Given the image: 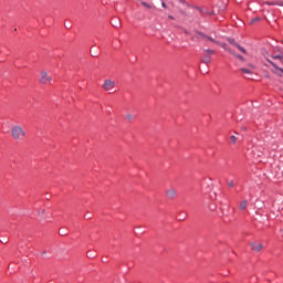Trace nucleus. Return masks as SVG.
Returning a JSON list of instances; mask_svg holds the SVG:
<instances>
[{
	"label": "nucleus",
	"mask_w": 283,
	"mask_h": 283,
	"mask_svg": "<svg viewBox=\"0 0 283 283\" xmlns=\"http://www.w3.org/2000/svg\"><path fill=\"white\" fill-rule=\"evenodd\" d=\"M11 136L14 140H23L25 138V130L21 126H13L11 128Z\"/></svg>",
	"instance_id": "nucleus-1"
},
{
	"label": "nucleus",
	"mask_w": 283,
	"mask_h": 283,
	"mask_svg": "<svg viewBox=\"0 0 283 283\" xmlns=\"http://www.w3.org/2000/svg\"><path fill=\"white\" fill-rule=\"evenodd\" d=\"M213 54H216V51H213L211 49L203 50V55L201 57V63H205L206 65H209V63H211V56H213Z\"/></svg>",
	"instance_id": "nucleus-2"
},
{
	"label": "nucleus",
	"mask_w": 283,
	"mask_h": 283,
	"mask_svg": "<svg viewBox=\"0 0 283 283\" xmlns=\"http://www.w3.org/2000/svg\"><path fill=\"white\" fill-rule=\"evenodd\" d=\"M114 87H116L115 81H112L109 78L104 81L103 90H105V92H112V90H114Z\"/></svg>",
	"instance_id": "nucleus-3"
},
{
	"label": "nucleus",
	"mask_w": 283,
	"mask_h": 283,
	"mask_svg": "<svg viewBox=\"0 0 283 283\" xmlns=\"http://www.w3.org/2000/svg\"><path fill=\"white\" fill-rule=\"evenodd\" d=\"M50 82H52V75H49L48 72L43 71L41 73L40 83H42V85H45V83Z\"/></svg>",
	"instance_id": "nucleus-4"
},
{
	"label": "nucleus",
	"mask_w": 283,
	"mask_h": 283,
	"mask_svg": "<svg viewBox=\"0 0 283 283\" xmlns=\"http://www.w3.org/2000/svg\"><path fill=\"white\" fill-rule=\"evenodd\" d=\"M197 39H207L208 41H211V43H216V45H220V42L216 41L213 38L206 35L200 31H197Z\"/></svg>",
	"instance_id": "nucleus-5"
},
{
	"label": "nucleus",
	"mask_w": 283,
	"mask_h": 283,
	"mask_svg": "<svg viewBox=\"0 0 283 283\" xmlns=\"http://www.w3.org/2000/svg\"><path fill=\"white\" fill-rule=\"evenodd\" d=\"M166 196H167V198H169V200H174V198H176V196H178V191L175 188H169L166 191Z\"/></svg>",
	"instance_id": "nucleus-6"
},
{
	"label": "nucleus",
	"mask_w": 283,
	"mask_h": 283,
	"mask_svg": "<svg viewBox=\"0 0 283 283\" xmlns=\"http://www.w3.org/2000/svg\"><path fill=\"white\" fill-rule=\"evenodd\" d=\"M250 247H252V251H255L256 253H260L261 250L264 249V245L262 243H250Z\"/></svg>",
	"instance_id": "nucleus-7"
},
{
	"label": "nucleus",
	"mask_w": 283,
	"mask_h": 283,
	"mask_svg": "<svg viewBox=\"0 0 283 283\" xmlns=\"http://www.w3.org/2000/svg\"><path fill=\"white\" fill-rule=\"evenodd\" d=\"M112 25H113V28H116L118 30L119 28H122L123 23L120 22V20L118 18H114L112 20Z\"/></svg>",
	"instance_id": "nucleus-8"
},
{
	"label": "nucleus",
	"mask_w": 283,
	"mask_h": 283,
	"mask_svg": "<svg viewBox=\"0 0 283 283\" xmlns=\"http://www.w3.org/2000/svg\"><path fill=\"white\" fill-rule=\"evenodd\" d=\"M248 202L249 201H247V200H243V201L240 202V205H239L240 211H244V209H247Z\"/></svg>",
	"instance_id": "nucleus-9"
},
{
	"label": "nucleus",
	"mask_w": 283,
	"mask_h": 283,
	"mask_svg": "<svg viewBox=\"0 0 283 283\" xmlns=\"http://www.w3.org/2000/svg\"><path fill=\"white\" fill-rule=\"evenodd\" d=\"M228 42H229V44L230 45H233L234 48H238V43L235 42V40L234 39H231V38H228Z\"/></svg>",
	"instance_id": "nucleus-10"
},
{
	"label": "nucleus",
	"mask_w": 283,
	"mask_h": 283,
	"mask_svg": "<svg viewBox=\"0 0 283 283\" xmlns=\"http://www.w3.org/2000/svg\"><path fill=\"white\" fill-rule=\"evenodd\" d=\"M223 50H227L230 54H233V51L231 49L227 48V43H219Z\"/></svg>",
	"instance_id": "nucleus-11"
},
{
	"label": "nucleus",
	"mask_w": 283,
	"mask_h": 283,
	"mask_svg": "<svg viewBox=\"0 0 283 283\" xmlns=\"http://www.w3.org/2000/svg\"><path fill=\"white\" fill-rule=\"evenodd\" d=\"M269 63L275 69V70H279V72H282L283 73V69H280L277 66V64H275L274 62H272L271 60H269Z\"/></svg>",
	"instance_id": "nucleus-12"
},
{
	"label": "nucleus",
	"mask_w": 283,
	"mask_h": 283,
	"mask_svg": "<svg viewBox=\"0 0 283 283\" xmlns=\"http://www.w3.org/2000/svg\"><path fill=\"white\" fill-rule=\"evenodd\" d=\"M134 118H136L133 114H126V120H129V123H132V120H134Z\"/></svg>",
	"instance_id": "nucleus-13"
},
{
	"label": "nucleus",
	"mask_w": 283,
	"mask_h": 283,
	"mask_svg": "<svg viewBox=\"0 0 283 283\" xmlns=\"http://www.w3.org/2000/svg\"><path fill=\"white\" fill-rule=\"evenodd\" d=\"M258 21H262V19L260 17L253 18L250 23L251 25H253V23H258Z\"/></svg>",
	"instance_id": "nucleus-14"
},
{
	"label": "nucleus",
	"mask_w": 283,
	"mask_h": 283,
	"mask_svg": "<svg viewBox=\"0 0 283 283\" xmlns=\"http://www.w3.org/2000/svg\"><path fill=\"white\" fill-rule=\"evenodd\" d=\"M238 50H240V52H242L243 54H247V49L243 48L242 45H237Z\"/></svg>",
	"instance_id": "nucleus-15"
},
{
	"label": "nucleus",
	"mask_w": 283,
	"mask_h": 283,
	"mask_svg": "<svg viewBox=\"0 0 283 283\" xmlns=\"http://www.w3.org/2000/svg\"><path fill=\"white\" fill-rule=\"evenodd\" d=\"M91 55L94 57L98 56V51H96V49H91Z\"/></svg>",
	"instance_id": "nucleus-16"
},
{
	"label": "nucleus",
	"mask_w": 283,
	"mask_h": 283,
	"mask_svg": "<svg viewBox=\"0 0 283 283\" xmlns=\"http://www.w3.org/2000/svg\"><path fill=\"white\" fill-rule=\"evenodd\" d=\"M241 72H243V74H253V72L249 69H241Z\"/></svg>",
	"instance_id": "nucleus-17"
},
{
	"label": "nucleus",
	"mask_w": 283,
	"mask_h": 283,
	"mask_svg": "<svg viewBox=\"0 0 283 283\" xmlns=\"http://www.w3.org/2000/svg\"><path fill=\"white\" fill-rule=\"evenodd\" d=\"M232 54H233V56H235V59H239V61L244 62V56L238 55V54H235V53H232Z\"/></svg>",
	"instance_id": "nucleus-18"
},
{
	"label": "nucleus",
	"mask_w": 283,
	"mask_h": 283,
	"mask_svg": "<svg viewBox=\"0 0 283 283\" xmlns=\"http://www.w3.org/2000/svg\"><path fill=\"white\" fill-rule=\"evenodd\" d=\"M230 140L232 144H235L238 142V137L235 135L230 136Z\"/></svg>",
	"instance_id": "nucleus-19"
},
{
	"label": "nucleus",
	"mask_w": 283,
	"mask_h": 283,
	"mask_svg": "<svg viewBox=\"0 0 283 283\" xmlns=\"http://www.w3.org/2000/svg\"><path fill=\"white\" fill-rule=\"evenodd\" d=\"M142 6H144V8H147L148 10H151V4L147 2H142Z\"/></svg>",
	"instance_id": "nucleus-20"
},
{
	"label": "nucleus",
	"mask_w": 283,
	"mask_h": 283,
	"mask_svg": "<svg viewBox=\"0 0 283 283\" xmlns=\"http://www.w3.org/2000/svg\"><path fill=\"white\" fill-rule=\"evenodd\" d=\"M87 258H94V252L92 250L87 251L86 253Z\"/></svg>",
	"instance_id": "nucleus-21"
},
{
	"label": "nucleus",
	"mask_w": 283,
	"mask_h": 283,
	"mask_svg": "<svg viewBox=\"0 0 283 283\" xmlns=\"http://www.w3.org/2000/svg\"><path fill=\"white\" fill-rule=\"evenodd\" d=\"M268 6H283V2H281V3L268 2Z\"/></svg>",
	"instance_id": "nucleus-22"
},
{
	"label": "nucleus",
	"mask_w": 283,
	"mask_h": 283,
	"mask_svg": "<svg viewBox=\"0 0 283 283\" xmlns=\"http://www.w3.org/2000/svg\"><path fill=\"white\" fill-rule=\"evenodd\" d=\"M228 187H230V189H232V187H235V184L233 182V180L228 182Z\"/></svg>",
	"instance_id": "nucleus-23"
},
{
	"label": "nucleus",
	"mask_w": 283,
	"mask_h": 283,
	"mask_svg": "<svg viewBox=\"0 0 283 283\" xmlns=\"http://www.w3.org/2000/svg\"><path fill=\"white\" fill-rule=\"evenodd\" d=\"M0 242H1L2 244H8V240H6V239L0 240Z\"/></svg>",
	"instance_id": "nucleus-24"
},
{
	"label": "nucleus",
	"mask_w": 283,
	"mask_h": 283,
	"mask_svg": "<svg viewBox=\"0 0 283 283\" xmlns=\"http://www.w3.org/2000/svg\"><path fill=\"white\" fill-rule=\"evenodd\" d=\"M274 74H276L277 76H282V73L276 72V71H272Z\"/></svg>",
	"instance_id": "nucleus-25"
},
{
	"label": "nucleus",
	"mask_w": 283,
	"mask_h": 283,
	"mask_svg": "<svg viewBox=\"0 0 283 283\" xmlns=\"http://www.w3.org/2000/svg\"><path fill=\"white\" fill-rule=\"evenodd\" d=\"M60 235H65V230H60Z\"/></svg>",
	"instance_id": "nucleus-26"
},
{
	"label": "nucleus",
	"mask_w": 283,
	"mask_h": 283,
	"mask_svg": "<svg viewBox=\"0 0 283 283\" xmlns=\"http://www.w3.org/2000/svg\"><path fill=\"white\" fill-rule=\"evenodd\" d=\"M163 8H167V3L163 2L161 3Z\"/></svg>",
	"instance_id": "nucleus-27"
},
{
	"label": "nucleus",
	"mask_w": 283,
	"mask_h": 283,
	"mask_svg": "<svg viewBox=\"0 0 283 283\" xmlns=\"http://www.w3.org/2000/svg\"><path fill=\"white\" fill-rule=\"evenodd\" d=\"M168 19H172L174 20V15H168Z\"/></svg>",
	"instance_id": "nucleus-28"
},
{
	"label": "nucleus",
	"mask_w": 283,
	"mask_h": 283,
	"mask_svg": "<svg viewBox=\"0 0 283 283\" xmlns=\"http://www.w3.org/2000/svg\"><path fill=\"white\" fill-rule=\"evenodd\" d=\"M184 32H185V34H189V31H187V30H184Z\"/></svg>",
	"instance_id": "nucleus-29"
},
{
	"label": "nucleus",
	"mask_w": 283,
	"mask_h": 283,
	"mask_svg": "<svg viewBox=\"0 0 283 283\" xmlns=\"http://www.w3.org/2000/svg\"><path fill=\"white\" fill-rule=\"evenodd\" d=\"M84 218H90V214H85V217Z\"/></svg>",
	"instance_id": "nucleus-30"
},
{
	"label": "nucleus",
	"mask_w": 283,
	"mask_h": 283,
	"mask_svg": "<svg viewBox=\"0 0 283 283\" xmlns=\"http://www.w3.org/2000/svg\"><path fill=\"white\" fill-rule=\"evenodd\" d=\"M84 218H90V214H85V217Z\"/></svg>",
	"instance_id": "nucleus-31"
}]
</instances>
